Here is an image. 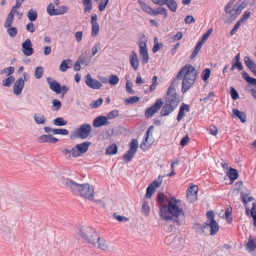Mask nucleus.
I'll return each mask as SVG.
<instances>
[{"label":"nucleus","instance_id":"obj_37","mask_svg":"<svg viewBox=\"0 0 256 256\" xmlns=\"http://www.w3.org/2000/svg\"><path fill=\"white\" fill-rule=\"evenodd\" d=\"M68 11V8L66 6H60L56 8L54 16L62 15L66 14Z\"/></svg>","mask_w":256,"mask_h":256},{"label":"nucleus","instance_id":"obj_40","mask_svg":"<svg viewBox=\"0 0 256 256\" xmlns=\"http://www.w3.org/2000/svg\"><path fill=\"white\" fill-rule=\"evenodd\" d=\"M15 78L13 76H10L2 80V85L4 86L10 87L12 84L14 82Z\"/></svg>","mask_w":256,"mask_h":256},{"label":"nucleus","instance_id":"obj_49","mask_svg":"<svg viewBox=\"0 0 256 256\" xmlns=\"http://www.w3.org/2000/svg\"><path fill=\"white\" fill-rule=\"evenodd\" d=\"M14 72V68L12 66H10L8 68H5L2 70L0 72V74H6V76H8L12 74Z\"/></svg>","mask_w":256,"mask_h":256},{"label":"nucleus","instance_id":"obj_39","mask_svg":"<svg viewBox=\"0 0 256 256\" xmlns=\"http://www.w3.org/2000/svg\"><path fill=\"white\" fill-rule=\"evenodd\" d=\"M44 72V68L43 67L40 66L36 68L34 70V76L37 79L41 78Z\"/></svg>","mask_w":256,"mask_h":256},{"label":"nucleus","instance_id":"obj_23","mask_svg":"<svg viewBox=\"0 0 256 256\" xmlns=\"http://www.w3.org/2000/svg\"><path fill=\"white\" fill-rule=\"evenodd\" d=\"M50 88L51 90L57 94H60L61 93V86L60 84L56 80H54L53 82L50 84Z\"/></svg>","mask_w":256,"mask_h":256},{"label":"nucleus","instance_id":"obj_56","mask_svg":"<svg viewBox=\"0 0 256 256\" xmlns=\"http://www.w3.org/2000/svg\"><path fill=\"white\" fill-rule=\"evenodd\" d=\"M7 32L12 38L15 37L18 32L17 28L15 27H11L7 28Z\"/></svg>","mask_w":256,"mask_h":256},{"label":"nucleus","instance_id":"obj_32","mask_svg":"<svg viewBox=\"0 0 256 256\" xmlns=\"http://www.w3.org/2000/svg\"><path fill=\"white\" fill-rule=\"evenodd\" d=\"M165 5L172 12H176L177 10L178 5L175 0H168Z\"/></svg>","mask_w":256,"mask_h":256},{"label":"nucleus","instance_id":"obj_29","mask_svg":"<svg viewBox=\"0 0 256 256\" xmlns=\"http://www.w3.org/2000/svg\"><path fill=\"white\" fill-rule=\"evenodd\" d=\"M242 76L248 83L256 86V79L250 77L247 72H243Z\"/></svg>","mask_w":256,"mask_h":256},{"label":"nucleus","instance_id":"obj_50","mask_svg":"<svg viewBox=\"0 0 256 256\" xmlns=\"http://www.w3.org/2000/svg\"><path fill=\"white\" fill-rule=\"evenodd\" d=\"M140 100L139 97L137 96H134L130 97L129 98H126L124 100V104L126 105L130 104H133L135 102H138Z\"/></svg>","mask_w":256,"mask_h":256},{"label":"nucleus","instance_id":"obj_54","mask_svg":"<svg viewBox=\"0 0 256 256\" xmlns=\"http://www.w3.org/2000/svg\"><path fill=\"white\" fill-rule=\"evenodd\" d=\"M138 142L136 139H132L129 143L130 149L136 152L138 148Z\"/></svg>","mask_w":256,"mask_h":256},{"label":"nucleus","instance_id":"obj_17","mask_svg":"<svg viewBox=\"0 0 256 256\" xmlns=\"http://www.w3.org/2000/svg\"><path fill=\"white\" fill-rule=\"evenodd\" d=\"M150 14L152 16H157L158 14H162L164 18H166L168 16V12L166 8L164 7L160 6L157 8H152Z\"/></svg>","mask_w":256,"mask_h":256},{"label":"nucleus","instance_id":"obj_25","mask_svg":"<svg viewBox=\"0 0 256 256\" xmlns=\"http://www.w3.org/2000/svg\"><path fill=\"white\" fill-rule=\"evenodd\" d=\"M154 129V126H150L147 130L146 135L144 136V138L142 142L140 144V148H142V146H145L146 144V143L148 142V138L150 136V135H152V133L153 132V130Z\"/></svg>","mask_w":256,"mask_h":256},{"label":"nucleus","instance_id":"obj_20","mask_svg":"<svg viewBox=\"0 0 256 256\" xmlns=\"http://www.w3.org/2000/svg\"><path fill=\"white\" fill-rule=\"evenodd\" d=\"M136 152L129 149L123 156L122 159L125 164L128 163L134 157Z\"/></svg>","mask_w":256,"mask_h":256},{"label":"nucleus","instance_id":"obj_46","mask_svg":"<svg viewBox=\"0 0 256 256\" xmlns=\"http://www.w3.org/2000/svg\"><path fill=\"white\" fill-rule=\"evenodd\" d=\"M54 134H61L66 136L68 134V130L64 128H54L52 130Z\"/></svg>","mask_w":256,"mask_h":256},{"label":"nucleus","instance_id":"obj_51","mask_svg":"<svg viewBox=\"0 0 256 256\" xmlns=\"http://www.w3.org/2000/svg\"><path fill=\"white\" fill-rule=\"evenodd\" d=\"M194 228L196 230L197 232L200 234H204V229L206 228H204V225L202 226L201 224L199 223H196L194 224Z\"/></svg>","mask_w":256,"mask_h":256},{"label":"nucleus","instance_id":"obj_34","mask_svg":"<svg viewBox=\"0 0 256 256\" xmlns=\"http://www.w3.org/2000/svg\"><path fill=\"white\" fill-rule=\"evenodd\" d=\"M236 7V6H234L231 10H230L228 12H226L228 14L227 17L228 20H231V21H232L235 20L238 15V12L235 11Z\"/></svg>","mask_w":256,"mask_h":256},{"label":"nucleus","instance_id":"obj_60","mask_svg":"<svg viewBox=\"0 0 256 256\" xmlns=\"http://www.w3.org/2000/svg\"><path fill=\"white\" fill-rule=\"evenodd\" d=\"M154 190V186H152V185H149L146 188V196L147 198H150Z\"/></svg>","mask_w":256,"mask_h":256},{"label":"nucleus","instance_id":"obj_8","mask_svg":"<svg viewBox=\"0 0 256 256\" xmlns=\"http://www.w3.org/2000/svg\"><path fill=\"white\" fill-rule=\"evenodd\" d=\"M84 79L86 85L92 89L98 90L102 86L101 82L96 79L92 78L90 74L85 76Z\"/></svg>","mask_w":256,"mask_h":256},{"label":"nucleus","instance_id":"obj_7","mask_svg":"<svg viewBox=\"0 0 256 256\" xmlns=\"http://www.w3.org/2000/svg\"><path fill=\"white\" fill-rule=\"evenodd\" d=\"M92 144L90 142H85L80 144H78L72 148V156L78 157L85 154L88 150V147Z\"/></svg>","mask_w":256,"mask_h":256},{"label":"nucleus","instance_id":"obj_42","mask_svg":"<svg viewBox=\"0 0 256 256\" xmlns=\"http://www.w3.org/2000/svg\"><path fill=\"white\" fill-rule=\"evenodd\" d=\"M138 3L141 6L142 8L144 11L150 14L152 10V8L146 4L144 2H142V0H139L138 1Z\"/></svg>","mask_w":256,"mask_h":256},{"label":"nucleus","instance_id":"obj_59","mask_svg":"<svg viewBox=\"0 0 256 256\" xmlns=\"http://www.w3.org/2000/svg\"><path fill=\"white\" fill-rule=\"evenodd\" d=\"M119 114V111L117 110H114L110 111L107 114V118L108 119H113L116 118Z\"/></svg>","mask_w":256,"mask_h":256},{"label":"nucleus","instance_id":"obj_58","mask_svg":"<svg viewBox=\"0 0 256 256\" xmlns=\"http://www.w3.org/2000/svg\"><path fill=\"white\" fill-rule=\"evenodd\" d=\"M55 10L54 6L52 3H50L46 8L47 12L51 16H54Z\"/></svg>","mask_w":256,"mask_h":256},{"label":"nucleus","instance_id":"obj_5","mask_svg":"<svg viewBox=\"0 0 256 256\" xmlns=\"http://www.w3.org/2000/svg\"><path fill=\"white\" fill-rule=\"evenodd\" d=\"M79 234L89 243H95L96 238L98 235L95 230L88 226H82L79 229Z\"/></svg>","mask_w":256,"mask_h":256},{"label":"nucleus","instance_id":"obj_1","mask_svg":"<svg viewBox=\"0 0 256 256\" xmlns=\"http://www.w3.org/2000/svg\"><path fill=\"white\" fill-rule=\"evenodd\" d=\"M180 201L174 196L170 198L162 192L158 193L156 202L158 204L160 217L166 222L174 220L179 224L178 216L184 214L182 208L178 206Z\"/></svg>","mask_w":256,"mask_h":256},{"label":"nucleus","instance_id":"obj_15","mask_svg":"<svg viewBox=\"0 0 256 256\" xmlns=\"http://www.w3.org/2000/svg\"><path fill=\"white\" fill-rule=\"evenodd\" d=\"M210 228V234L212 236L214 235L219 230V226L217 224L216 220H212V222H205L204 224V228Z\"/></svg>","mask_w":256,"mask_h":256},{"label":"nucleus","instance_id":"obj_44","mask_svg":"<svg viewBox=\"0 0 256 256\" xmlns=\"http://www.w3.org/2000/svg\"><path fill=\"white\" fill-rule=\"evenodd\" d=\"M210 70L208 68H205L201 74V78L204 81H206L210 78Z\"/></svg>","mask_w":256,"mask_h":256},{"label":"nucleus","instance_id":"obj_41","mask_svg":"<svg viewBox=\"0 0 256 256\" xmlns=\"http://www.w3.org/2000/svg\"><path fill=\"white\" fill-rule=\"evenodd\" d=\"M70 62H71V60L70 59L64 60L62 61L60 66V70L63 72L66 71L70 68L68 64Z\"/></svg>","mask_w":256,"mask_h":256},{"label":"nucleus","instance_id":"obj_31","mask_svg":"<svg viewBox=\"0 0 256 256\" xmlns=\"http://www.w3.org/2000/svg\"><path fill=\"white\" fill-rule=\"evenodd\" d=\"M246 248L249 252H252L256 248V244L250 236L248 238Z\"/></svg>","mask_w":256,"mask_h":256},{"label":"nucleus","instance_id":"obj_48","mask_svg":"<svg viewBox=\"0 0 256 256\" xmlns=\"http://www.w3.org/2000/svg\"><path fill=\"white\" fill-rule=\"evenodd\" d=\"M154 46L152 48V52L154 53H156L162 46V44L158 42V40L156 37L154 38Z\"/></svg>","mask_w":256,"mask_h":256},{"label":"nucleus","instance_id":"obj_21","mask_svg":"<svg viewBox=\"0 0 256 256\" xmlns=\"http://www.w3.org/2000/svg\"><path fill=\"white\" fill-rule=\"evenodd\" d=\"M198 187L196 185H192L188 188L186 190V195L188 197H194L195 199L197 195Z\"/></svg>","mask_w":256,"mask_h":256},{"label":"nucleus","instance_id":"obj_28","mask_svg":"<svg viewBox=\"0 0 256 256\" xmlns=\"http://www.w3.org/2000/svg\"><path fill=\"white\" fill-rule=\"evenodd\" d=\"M82 4L84 6V13L90 12L92 8V0H82Z\"/></svg>","mask_w":256,"mask_h":256},{"label":"nucleus","instance_id":"obj_63","mask_svg":"<svg viewBox=\"0 0 256 256\" xmlns=\"http://www.w3.org/2000/svg\"><path fill=\"white\" fill-rule=\"evenodd\" d=\"M100 50V42L95 44L92 50V55L94 56Z\"/></svg>","mask_w":256,"mask_h":256},{"label":"nucleus","instance_id":"obj_10","mask_svg":"<svg viewBox=\"0 0 256 256\" xmlns=\"http://www.w3.org/2000/svg\"><path fill=\"white\" fill-rule=\"evenodd\" d=\"M30 39H26L22 44V52L26 56H30L34 53V49Z\"/></svg>","mask_w":256,"mask_h":256},{"label":"nucleus","instance_id":"obj_9","mask_svg":"<svg viewBox=\"0 0 256 256\" xmlns=\"http://www.w3.org/2000/svg\"><path fill=\"white\" fill-rule=\"evenodd\" d=\"M140 54L142 62L145 64L148 62L149 56L147 50L146 42H140Z\"/></svg>","mask_w":256,"mask_h":256},{"label":"nucleus","instance_id":"obj_16","mask_svg":"<svg viewBox=\"0 0 256 256\" xmlns=\"http://www.w3.org/2000/svg\"><path fill=\"white\" fill-rule=\"evenodd\" d=\"M130 62L134 70H136L139 66V61L136 53L132 50L130 58Z\"/></svg>","mask_w":256,"mask_h":256},{"label":"nucleus","instance_id":"obj_57","mask_svg":"<svg viewBox=\"0 0 256 256\" xmlns=\"http://www.w3.org/2000/svg\"><path fill=\"white\" fill-rule=\"evenodd\" d=\"M119 78L116 75H111L108 82L112 86L116 85L119 82Z\"/></svg>","mask_w":256,"mask_h":256},{"label":"nucleus","instance_id":"obj_26","mask_svg":"<svg viewBox=\"0 0 256 256\" xmlns=\"http://www.w3.org/2000/svg\"><path fill=\"white\" fill-rule=\"evenodd\" d=\"M244 61L246 66L252 72L256 68V64L248 56H245Z\"/></svg>","mask_w":256,"mask_h":256},{"label":"nucleus","instance_id":"obj_24","mask_svg":"<svg viewBox=\"0 0 256 256\" xmlns=\"http://www.w3.org/2000/svg\"><path fill=\"white\" fill-rule=\"evenodd\" d=\"M164 102H162V98H158L156 100L154 104L151 106L150 108L154 113H156L162 106Z\"/></svg>","mask_w":256,"mask_h":256},{"label":"nucleus","instance_id":"obj_4","mask_svg":"<svg viewBox=\"0 0 256 256\" xmlns=\"http://www.w3.org/2000/svg\"><path fill=\"white\" fill-rule=\"evenodd\" d=\"M62 183L68 187L74 194L92 200L94 197V188L90 184H78L68 178H64Z\"/></svg>","mask_w":256,"mask_h":256},{"label":"nucleus","instance_id":"obj_43","mask_svg":"<svg viewBox=\"0 0 256 256\" xmlns=\"http://www.w3.org/2000/svg\"><path fill=\"white\" fill-rule=\"evenodd\" d=\"M240 196L244 204H246L248 202H251L254 200V198L252 196H249L248 198L246 200V198L247 196V194H244V192H240Z\"/></svg>","mask_w":256,"mask_h":256},{"label":"nucleus","instance_id":"obj_13","mask_svg":"<svg viewBox=\"0 0 256 256\" xmlns=\"http://www.w3.org/2000/svg\"><path fill=\"white\" fill-rule=\"evenodd\" d=\"M24 84V80L22 78H18L14 83L13 92L16 95H19L22 92Z\"/></svg>","mask_w":256,"mask_h":256},{"label":"nucleus","instance_id":"obj_2","mask_svg":"<svg viewBox=\"0 0 256 256\" xmlns=\"http://www.w3.org/2000/svg\"><path fill=\"white\" fill-rule=\"evenodd\" d=\"M176 79L173 80L168 89L165 103L160 110V115L162 116H167L171 114L177 108L180 102V96L177 94L174 86Z\"/></svg>","mask_w":256,"mask_h":256},{"label":"nucleus","instance_id":"obj_35","mask_svg":"<svg viewBox=\"0 0 256 256\" xmlns=\"http://www.w3.org/2000/svg\"><path fill=\"white\" fill-rule=\"evenodd\" d=\"M27 16L30 22H34L37 19L38 13L36 10H30L27 13Z\"/></svg>","mask_w":256,"mask_h":256},{"label":"nucleus","instance_id":"obj_33","mask_svg":"<svg viewBox=\"0 0 256 256\" xmlns=\"http://www.w3.org/2000/svg\"><path fill=\"white\" fill-rule=\"evenodd\" d=\"M232 208L231 207L228 208L224 213V217L226 218V222L228 224H231L233 220L232 215Z\"/></svg>","mask_w":256,"mask_h":256},{"label":"nucleus","instance_id":"obj_14","mask_svg":"<svg viewBox=\"0 0 256 256\" xmlns=\"http://www.w3.org/2000/svg\"><path fill=\"white\" fill-rule=\"evenodd\" d=\"M182 238L179 236H174L172 234L166 236L164 240V242L166 244H171L172 246H174L176 243L180 245L182 243Z\"/></svg>","mask_w":256,"mask_h":256},{"label":"nucleus","instance_id":"obj_53","mask_svg":"<svg viewBox=\"0 0 256 256\" xmlns=\"http://www.w3.org/2000/svg\"><path fill=\"white\" fill-rule=\"evenodd\" d=\"M251 216L253 218V225L256 226V202L252 203V208L251 210Z\"/></svg>","mask_w":256,"mask_h":256},{"label":"nucleus","instance_id":"obj_30","mask_svg":"<svg viewBox=\"0 0 256 256\" xmlns=\"http://www.w3.org/2000/svg\"><path fill=\"white\" fill-rule=\"evenodd\" d=\"M212 28H210L208 29L207 32L202 36L201 40L198 42L196 45L202 48V45L205 42L206 40L210 36V34H212Z\"/></svg>","mask_w":256,"mask_h":256},{"label":"nucleus","instance_id":"obj_55","mask_svg":"<svg viewBox=\"0 0 256 256\" xmlns=\"http://www.w3.org/2000/svg\"><path fill=\"white\" fill-rule=\"evenodd\" d=\"M142 212L145 216L148 215L150 212V206L144 201L142 202Z\"/></svg>","mask_w":256,"mask_h":256},{"label":"nucleus","instance_id":"obj_11","mask_svg":"<svg viewBox=\"0 0 256 256\" xmlns=\"http://www.w3.org/2000/svg\"><path fill=\"white\" fill-rule=\"evenodd\" d=\"M108 118L104 116H99L93 120V126L95 128H100L102 126H106L110 124Z\"/></svg>","mask_w":256,"mask_h":256},{"label":"nucleus","instance_id":"obj_6","mask_svg":"<svg viewBox=\"0 0 256 256\" xmlns=\"http://www.w3.org/2000/svg\"><path fill=\"white\" fill-rule=\"evenodd\" d=\"M92 130V127L88 124H84L76 130L74 136H70L71 139L76 138H80L85 139L87 138L90 134Z\"/></svg>","mask_w":256,"mask_h":256},{"label":"nucleus","instance_id":"obj_36","mask_svg":"<svg viewBox=\"0 0 256 256\" xmlns=\"http://www.w3.org/2000/svg\"><path fill=\"white\" fill-rule=\"evenodd\" d=\"M52 123L56 126H64L67 124L68 122L62 118L58 117L54 119L52 121Z\"/></svg>","mask_w":256,"mask_h":256},{"label":"nucleus","instance_id":"obj_64","mask_svg":"<svg viewBox=\"0 0 256 256\" xmlns=\"http://www.w3.org/2000/svg\"><path fill=\"white\" fill-rule=\"evenodd\" d=\"M102 102L103 100L100 98L98 100L93 101L92 103L90 104V106L92 108H98L102 104Z\"/></svg>","mask_w":256,"mask_h":256},{"label":"nucleus","instance_id":"obj_61","mask_svg":"<svg viewBox=\"0 0 256 256\" xmlns=\"http://www.w3.org/2000/svg\"><path fill=\"white\" fill-rule=\"evenodd\" d=\"M52 106L54 110H58L62 106V104L60 100L57 99H54L52 100Z\"/></svg>","mask_w":256,"mask_h":256},{"label":"nucleus","instance_id":"obj_47","mask_svg":"<svg viewBox=\"0 0 256 256\" xmlns=\"http://www.w3.org/2000/svg\"><path fill=\"white\" fill-rule=\"evenodd\" d=\"M14 16L8 14L6 18V20L4 22V26L5 28H8L11 26V25L14 22Z\"/></svg>","mask_w":256,"mask_h":256},{"label":"nucleus","instance_id":"obj_27","mask_svg":"<svg viewBox=\"0 0 256 256\" xmlns=\"http://www.w3.org/2000/svg\"><path fill=\"white\" fill-rule=\"evenodd\" d=\"M34 120L36 124H44L46 122V118L44 114L36 113L34 116Z\"/></svg>","mask_w":256,"mask_h":256},{"label":"nucleus","instance_id":"obj_12","mask_svg":"<svg viewBox=\"0 0 256 256\" xmlns=\"http://www.w3.org/2000/svg\"><path fill=\"white\" fill-rule=\"evenodd\" d=\"M59 140L54 137L52 134H42L38 138V142L40 143L48 142L50 144H56Z\"/></svg>","mask_w":256,"mask_h":256},{"label":"nucleus","instance_id":"obj_19","mask_svg":"<svg viewBox=\"0 0 256 256\" xmlns=\"http://www.w3.org/2000/svg\"><path fill=\"white\" fill-rule=\"evenodd\" d=\"M91 244H94L95 246H98V248L102 250H106L108 248L107 245L105 244L104 241L103 240H100L98 235L96 238L95 243Z\"/></svg>","mask_w":256,"mask_h":256},{"label":"nucleus","instance_id":"obj_45","mask_svg":"<svg viewBox=\"0 0 256 256\" xmlns=\"http://www.w3.org/2000/svg\"><path fill=\"white\" fill-rule=\"evenodd\" d=\"M92 26V36L94 37L96 36L100 30V26L99 24L97 23H93L91 24Z\"/></svg>","mask_w":256,"mask_h":256},{"label":"nucleus","instance_id":"obj_38","mask_svg":"<svg viewBox=\"0 0 256 256\" xmlns=\"http://www.w3.org/2000/svg\"><path fill=\"white\" fill-rule=\"evenodd\" d=\"M118 146L116 144L110 145L106 150V154L110 155H114L117 153Z\"/></svg>","mask_w":256,"mask_h":256},{"label":"nucleus","instance_id":"obj_62","mask_svg":"<svg viewBox=\"0 0 256 256\" xmlns=\"http://www.w3.org/2000/svg\"><path fill=\"white\" fill-rule=\"evenodd\" d=\"M108 2V0H101L98 4V8L100 12L104 11Z\"/></svg>","mask_w":256,"mask_h":256},{"label":"nucleus","instance_id":"obj_52","mask_svg":"<svg viewBox=\"0 0 256 256\" xmlns=\"http://www.w3.org/2000/svg\"><path fill=\"white\" fill-rule=\"evenodd\" d=\"M230 94L233 100H236L239 98V95L238 92L232 86L230 88Z\"/></svg>","mask_w":256,"mask_h":256},{"label":"nucleus","instance_id":"obj_3","mask_svg":"<svg viewBox=\"0 0 256 256\" xmlns=\"http://www.w3.org/2000/svg\"><path fill=\"white\" fill-rule=\"evenodd\" d=\"M196 69L192 66L187 64L182 67L178 72L176 78H182V94L186 92L194 84L196 78Z\"/></svg>","mask_w":256,"mask_h":256},{"label":"nucleus","instance_id":"obj_22","mask_svg":"<svg viewBox=\"0 0 256 256\" xmlns=\"http://www.w3.org/2000/svg\"><path fill=\"white\" fill-rule=\"evenodd\" d=\"M227 176H228L231 183H232L234 180L237 179L238 176V172L236 170L230 168L227 172Z\"/></svg>","mask_w":256,"mask_h":256},{"label":"nucleus","instance_id":"obj_18","mask_svg":"<svg viewBox=\"0 0 256 256\" xmlns=\"http://www.w3.org/2000/svg\"><path fill=\"white\" fill-rule=\"evenodd\" d=\"M232 112L233 114L238 118L242 122L244 123L246 122V116L244 112L240 111L236 108L232 109Z\"/></svg>","mask_w":256,"mask_h":256}]
</instances>
